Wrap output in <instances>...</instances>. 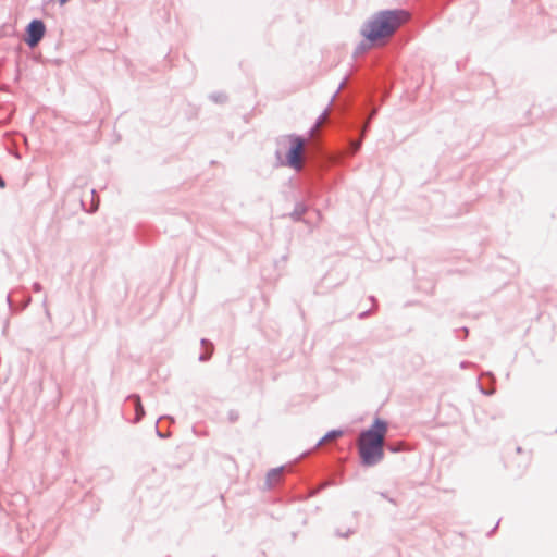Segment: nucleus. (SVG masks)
I'll return each instance as SVG.
<instances>
[{"mask_svg": "<svg viewBox=\"0 0 557 557\" xmlns=\"http://www.w3.org/2000/svg\"><path fill=\"white\" fill-rule=\"evenodd\" d=\"M387 429V421L376 417L370 428L361 432L358 454L363 467H373L384 458L383 444Z\"/></svg>", "mask_w": 557, "mask_h": 557, "instance_id": "f257e3e1", "label": "nucleus"}, {"mask_svg": "<svg viewBox=\"0 0 557 557\" xmlns=\"http://www.w3.org/2000/svg\"><path fill=\"white\" fill-rule=\"evenodd\" d=\"M375 114L376 110H373L367 117L366 113L360 111L346 119L344 122L345 133L343 135L344 157H352L361 149L363 139L370 127V121Z\"/></svg>", "mask_w": 557, "mask_h": 557, "instance_id": "f03ea898", "label": "nucleus"}, {"mask_svg": "<svg viewBox=\"0 0 557 557\" xmlns=\"http://www.w3.org/2000/svg\"><path fill=\"white\" fill-rule=\"evenodd\" d=\"M401 14V10L380 11L362 25L360 34L369 42H376L391 36L400 25Z\"/></svg>", "mask_w": 557, "mask_h": 557, "instance_id": "7ed1b4c3", "label": "nucleus"}, {"mask_svg": "<svg viewBox=\"0 0 557 557\" xmlns=\"http://www.w3.org/2000/svg\"><path fill=\"white\" fill-rule=\"evenodd\" d=\"M276 145L278 148L275 151V157L280 165L299 171L305 138L296 134L283 135L276 138Z\"/></svg>", "mask_w": 557, "mask_h": 557, "instance_id": "20e7f679", "label": "nucleus"}, {"mask_svg": "<svg viewBox=\"0 0 557 557\" xmlns=\"http://www.w3.org/2000/svg\"><path fill=\"white\" fill-rule=\"evenodd\" d=\"M46 34V25L42 20H32L25 28L24 41L29 48H35L39 45Z\"/></svg>", "mask_w": 557, "mask_h": 557, "instance_id": "39448f33", "label": "nucleus"}, {"mask_svg": "<svg viewBox=\"0 0 557 557\" xmlns=\"http://www.w3.org/2000/svg\"><path fill=\"white\" fill-rule=\"evenodd\" d=\"M126 400L131 401L134 407L135 418L133 419V423H138L145 416V409L141 404L140 396L138 394H132L127 396Z\"/></svg>", "mask_w": 557, "mask_h": 557, "instance_id": "423d86ee", "label": "nucleus"}, {"mask_svg": "<svg viewBox=\"0 0 557 557\" xmlns=\"http://www.w3.org/2000/svg\"><path fill=\"white\" fill-rule=\"evenodd\" d=\"M30 302H32V297L29 295H24L20 305H16L14 302V300L12 299L11 294H8V296H7V304H8L9 310L12 313H16V312L23 311L24 309H26L30 305Z\"/></svg>", "mask_w": 557, "mask_h": 557, "instance_id": "0eeeda50", "label": "nucleus"}, {"mask_svg": "<svg viewBox=\"0 0 557 557\" xmlns=\"http://www.w3.org/2000/svg\"><path fill=\"white\" fill-rule=\"evenodd\" d=\"M309 207L305 202H297L294 210L289 213V216L295 222L302 221V216L308 211Z\"/></svg>", "mask_w": 557, "mask_h": 557, "instance_id": "6e6552de", "label": "nucleus"}, {"mask_svg": "<svg viewBox=\"0 0 557 557\" xmlns=\"http://www.w3.org/2000/svg\"><path fill=\"white\" fill-rule=\"evenodd\" d=\"M483 376L488 377L492 383H494V381H495L494 374L492 372H483L481 374V376L479 377V380H481V377H483ZM478 387H479L480 392L486 396H491L495 393V388L493 386L490 388L484 387L480 381H478Z\"/></svg>", "mask_w": 557, "mask_h": 557, "instance_id": "1a4fd4ad", "label": "nucleus"}, {"mask_svg": "<svg viewBox=\"0 0 557 557\" xmlns=\"http://www.w3.org/2000/svg\"><path fill=\"white\" fill-rule=\"evenodd\" d=\"M201 346L206 349V352L200 354L199 360L202 362L208 361L213 352V344L209 339L202 338Z\"/></svg>", "mask_w": 557, "mask_h": 557, "instance_id": "9d476101", "label": "nucleus"}, {"mask_svg": "<svg viewBox=\"0 0 557 557\" xmlns=\"http://www.w3.org/2000/svg\"><path fill=\"white\" fill-rule=\"evenodd\" d=\"M342 435H344V430L342 429H334V430H331L329 432L325 433L324 436H322L314 445L313 448L320 446L323 442H325L326 440H331V438H335V437H341Z\"/></svg>", "mask_w": 557, "mask_h": 557, "instance_id": "9b49d317", "label": "nucleus"}, {"mask_svg": "<svg viewBox=\"0 0 557 557\" xmlns=\"http://www.w3.org/2000/svg\"><path fill=\"white\" fill-rule=\"evenodd\" d=\"M284 469L283 466L271 469L267 474V483L269 486H273L276 484V480L280 476L282 470Z\"/></svg>", "mask_w": 557, "mask_h": 557, "instance_id": "f8f14e48", "label": "nucleus"}, {"mask_svg": "<svg viewBox=\"0 0 557 557\" xmlns=\"http://www.w3.org/2000/svg\"><path fill=\"white\" fill-rule=\"evenodd\" d=\"M163 419H168L171 423H173V422H174V418H173V417H171V416H161V417H159V419L157 420V423H159V422H160L161 420H163ZM156 434H157V436H158V437H160V438H166V437H169V436H170V434H169V433H164V432H162V431L159 429L158 424H156Z\"/></svg>", "mask_w": 557, "mask_h": 557, "instance_id": "ddd939ff", "label": "nucleus"}, {"mask_svg": "<svg viewBox=\"0 0 557 557\" xmlns=\"http://www.w3.org/2000/svg\"><path fill=\"white\" fill-rule=\"evenodd\" d=\"M372 44H373V42H369L368 40H366V41H361V42L356 47V49H355V53H354V54H355V55H358V54H362V53L367 52V51L370 49V47H371V45H372Z\"/></svg>", "mask_w": 557, "mask_h": 557, "instance_id": "4468645a", "label": "nucleus"}, {"mask_svg": "<svg viewBox=\"0 0 557 557\" xmlns=\"http://www.w3.org/2000/svg\"><path fill=\"white\" fill-rule=\"evenodd\" d=\"M210 99L218 103H223L226 101V96L222 92H213L210 95Z\"/></svg>", "mask_w": 557, "mask_h": 557, "instance_id": "2eb2a0df", "label": "nucleus"}, {"mask_svg": "<svg viewBox=\"0 0 557 557\" xmlns=\"http://www.w3.org/2000/svg\"><path fill=\"white\" fill-rule=\"evenodd\" d=\"M227 418L231 423H234L239 419V413L236 410L232 409L228 411Z\"/></svg>", "mask_w": 557, "mask_h": 557, "instance_id": "dca6fc26", "label": "nucleus"}, {"mask_svg": "<svg viewBox=\"0 0 557 557\" xmlns=\"http://www.w3.org/2000/svg\"><path fill=\"white\" fill-rule=\"evenodd\" d=\"M42 306H44V309H45V314L46 317L50 320L51 319V313L48 309V306H47V297H45L44 301H42Z\"/></svg>", "mask_w": 557, "mask_h": 557, "instance_id": "f3484780", "label": "nucleus"}, {"mask_svg": "<svg viewBox=\"0 0 557 557\" xmlns=\"http://www.w3.org/2000/svg\"><path fill=\"white\" fill-rule=\"evenodd\" d=\"M9 326H10V319H9V318H7V319L4 320L3 327H2V334H3V335H7L8 330H9Z\"/></svg>", "mask_w": 557, "mask_h": 557, "instance_id": "a211bd4d", "label": "nucleus"}, {"mask_svg": "<svg viewBox=\"0 0 557 557\" xmlns=\"http://www.w3.org/2000/svg\"><path fill=\"white\" fill-rule=\"evenodd\" d=\"M352 533H354V531L351 529H348L345 533L336 531V535L339 537H348Z\"/></svg>", "mask_w": 557, "mask_h": 557, "instance_id": "6ab92c4d", "label": "nucleus"}, {"mask_svg": "<svg viewBox=\"0 0 557 557\" xmlns=\"http://www.w3.org/2000/svg\"><path fill=\"white\" fill-rule=\"evenodd\" d=\"M33 290H34L35 293H39V292H41V290H42V286H41V284H40V283H38V282H35V283L33 284Z\"/></svg>", "mask_w": 557, "mask_h": 557, "instance_id": "aec40b11", "label": "nucleus"}, {"mask_svg": "<svg viewBox=\"0 0 557 557\" xmlns=\"http://www.w3.org/2000/svg\"><path fill=\"white\" fill-rule=\"evenodd\" d=\"M371 314V310H366V311H362L361 313H359L358 318L360 320L362 319H366L367 317H369Z\"/></svg>", "mask_w": 557, "mask_h": 557, "instance_id": "412c9836", "label": "nucleus"}, {"mask_svg": "<svg viewBox=\"0 0 557 557\" xmlns=\"http://www.w3.org/2000/svg\"><path fill=\"white\" fill-rule=\"evenodd\" d=\"M471 366H473V364L471 362H469V361H461L460 362V368L461 369H467V368H469Z\"/></svg>", "mask_w": 557, "mask_h": 557, "instance_id": "4be33fe9", "label": "nucleus"}, {"mask_svg": "<svg viewBox=\"0 0 557 557\" xmlns=\"http://www.w3.org/2000/svg\"><path fill=\"white\" fill-rule=\"evenodd\" d=\"M380 495H381L382 497H384V498L388 499V502H391V503H393V504L395 503V502H394V499H393V498L387 497V495H386L384 492H381V493H380Z\"/></svg>", "mask_w": 557, "mask_h": 557, "instance_id": "5701e85b", "label": "nucleus"}, {"mask_svg": "<svg viewBox=\"0 0 557 557\" xmlns=\"http://www.w3.org/2000/svg\"><path fill=\"white\" fill-rule=\"evenodd\" d=\"M461 331H462V334H463V338H466L468 336V334H469L468 327H462Z\"/></svg>", "mask_w": 557, "mask_h": 557, "instance_id": "b1692460", "label": "nucleus"}, {"mask_svg": "<svg viewBox=\"0 0 557 557\" xmlns=\"http://www.w3.org/2000/svg\"><path fill=\"white\" fill-rule=\"evenodd\" d=\"M5 187V181L4 178L0 175V188H4Z\"/></svg>", "mask_w": 557, "mask_h": 557, "instance_id": "393cba45", "label": "nucleus"}, {"mask_svg": "<svg viewBox=\"0 0 557 557\" xmlns=\"http://www.w3.org/2000/svg\"><path fill=\"white\" fill-rule=\"evenodd\" d=\"M325 112H326V111L322 112V114L318 117V121H317L318 123H319V122L324 117Z\"/></svg>", "mask_w": 557, "mask_h": 557, "instance_id": "a878e982", "label": "nucleus"}, {"mask_svg": "<svg viewBox=\"0 0 557 557\" xmlns=\"http://www.w3.org/2000/svg\"><path fill=\"white\" fill-rule=\"evenodd\" d=\"M61 5L67 3L70 0H58Z\"/></svg>", "mask_w": 557, "mask_h": 557, "instance_id": "bb28decb", "label": "nucleus"}, {"mask_svg": "<svg viewBox=\"0 0 557 557\" xmlns=\"http://www.w3.org/2000/svg\"><path fill=\"white\" fill-rule=\"evenodd\" d=\"M310 453H311V450L304 451V453L300 455V457H305V456L309 455Z\"/></svg>", "mask_w": 557, "mask_h": 557, "instance_id": "cd10ccee", "label": "nucleus"}, {"mask_svg": "<svg viewBox=\"0 0 557 557\" xmlns=\"http://www.w3.org/2000/svg\"><path fill=\"white\" fill-rule=\"evenodd\" d=\"M370 300H371L373 304H375V302H376V299L374 298V296H371V297H370Z\"/></svg>", "mask_w": 557, "mask_h": 557, "instance_id": "c85d7f7f", "label": "nucleus"}, {"mask_svg": "<svg viewBox=\"0 0 557 557\" xmlns=\"http://www.w3.org/2000/svg\"><path fill=\"white\" fill-rule=\"evenodd\" d=\"M499 522H500V520H498V522H496L495 528L490 533L494 532V530L499 525Z\"/></svg>", "mask_w": 557, "mask_h": 557, "instance_id": "c756f323", "label": "nucleus"}, {"mask_svg": "<svg viewBox=\"0 0 557 557\" xmlns=\"http://www.w3.org/2000/svg\"><path fill=\"white\" fill-rule=\"evenodd\" d=\"M338 92H339V89H336V90H335V94H333V95H332V98H335V97H336V94H338Z\"/></svg>", "mask_w": 557, "mask_h": 557, "instance_id": "7c9ffc66", "label": "nucleus"}, {"mask_svg": "<svg viewBox=\"0 0 557 557\" xmlns=\"http://www.w3.org/2000/svg\"><path fill=\"white\" fill-rule=\"evenodd\" d=\"M338 92H339V89H336V90H335V94H333V95H332V98H335V97H336V94H338Z\"/></svg>", "mask_w": 557, "mask_h": 557, "instance_id": "2f4dec72", "label": "nucleus"}, {"mask_svg": "<svg viewBox=\"0 0 557 557\" xmlns=\"http://www.w3.org/2000/svg\"><path fill=\"white\" fill-rule=\"evenodd\" d=\"M338 92H339V89H336V90H335V94H333V95H332V98H335V97H336V94H338Z\"/></svg>", "mask_w": 557, "mask_h": 557, "instance_id": "473e14b6", "label": "nucleus"}, {"mask_svg": "<svg viewBox=\"0 0 557 557\" xmlns=\"http://www.w3.org/2000/svg\"><path fill=\"white\" fill-rule=\"evenodd\" d=\"M338 92H339V89H336V90H335V94H333V95H332V98H335V97H336V94H338Z\"/></svg>", "mask_w": 557, "mask_h": 557, "instance_id": "72a5a7b5", "label": "nucleus"}, {"mask_svg": "<svg viewBox=\"0 0 557 557\" xmlns=\"http://www.w3.org/2000/svg\"><path fill=\"white\" fill-rule=\"evenodd\" d=\"M97 209H98V206L96 205V206L90 210V212H95V211H97Z\"/></svg>", "mask_w": 557, "mask_h": 557, "instance_id": "f704fd0d", "label": "nucleus"}, {"mask_svg": "<svg viewBox=\"0 0 557 557\" xmlns=\"http://www.w3.org/2000/svg\"><path fill=\"white\" fill-rule=\"evenodd\" d=\"M521 450H522L521 447L518 446L517 447V453H521Z\"/></svg>", "mask_w": 557, "mask_h": 557, "instance_id": "c9c22d12", "label": "nucleus"}]
</instances>
